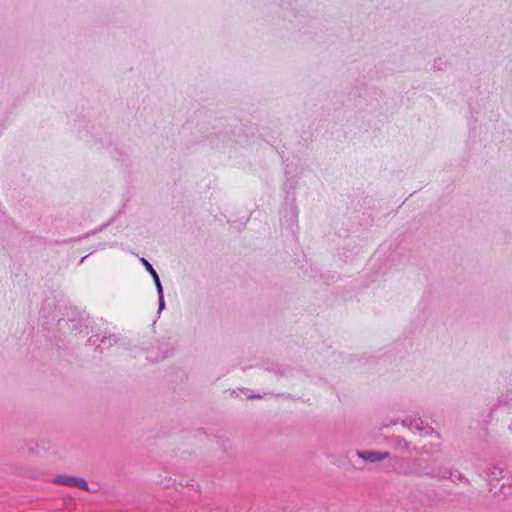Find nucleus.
Listing matches in <instances>:
<instances>
[{"mask_svg": "<svg viewBox=\"0 0 512 512\" xmlns=\"http://www.w3.org/2000/svg\"><path fill=\"white\" fill-rule=\"evenodd\" d=\"M386 470L398 475H414L419 478L427 477L440 481L452 476L451 469L448 467L436 466L419 458H405L401 456H390Z\"/></svg>", "mask_w": 512, "mask_h": 512, "instance_id": "obj_1", "label": "nucleus"}, {"mask_svg": "<svg viewBox=\"0 0 512 512\" xmlns=\"http://www.w3.org/2000/svg\"><path fill=\"white\" fill-rule=\"evenodd\" d=\"M504 470H502L499 467H493L490 469L489 476H490V489L495 490V493H503L504 495H507L510 491V485L509 482H503L500 487H498L500 480L504 479Z\"/></svg>", "mask_w": 512, "mask_h": 512, "instance_id": "obj_2", "label": "nucleus"}, {"mask_svg": "<svg viewBox=\"0 0 512 512\" xmlns=\"http://www.w3.org/2000/svg\"><path fill=\"white\" fill-rule=\"evenodd\" d=\"M402 425L413 432H418L420 435H428L433 432L432 427L417 416H409L405 418L402 421Z\"/></svg>", "mask_w": 512, "mask_h": 512, "instance_id": "obj_3", "label": "nucleus"}, {"mask_svg": "<svg viewBox=\"0 0 512 512\" xmlns=\"http://www.w3.org/2000/svg\"><path fill=\"white\" fill-rule=\"evenodd\" d=\"M89 345L96 346V350L102 353L105 349H108L118 342V338L115 335H103L100 337L99 335H93L88 339Z\"/></svg>", "mask_w": 512, "mask_h": 512, "instance_id": "obj_4", "label": "nucleus"}, {"mask_svg": "<svg viewBox=\"0 0 512 512\" xmlns=\"http://www.w3.org/2000/svg\"><path fill=\"white\" fill-rule=\"evenodd\" d=\"M54 483L69 487H77L82 490H88V484L85 479L72 475H57L54 478Z\"/></svg>", "mask_w": 512, "mask_h": 512, "instance_id": "obj_5", "label": "nucleus"}, {"mask_svg": "<svg viewBox=\"0 0 512 512\" xmlns=\"http://www.w3.org/2000/svg\"><path fill=\"white\" fill-rule=\"evenodd\" d=\"M356 455L365 462H380L390 458V453L387 451H370V450H357Z\"/></svg>", "mask_w": 512, "mask_h": 512, "instance_id": "obj_6", "label": "nucleus"}, {"mask_svg": "<svg viewBox=\"0 0 512 512\" xmlns=\"http://www.w3.org/2000/svg\"><path fill=\"white\" fill-rule=\"evenodd\" d=\"M391 446L401 451H408L410 449V443L402 436H392L389 438Z\"/></svg>", "mask_w": 512, "mask_h": 512, "instance_id": "obj_7", "label": "nucleus"}, {"mask_svg": "<svg viewBox=\"0 0 512 512\" xmlns=\"http://www.w3.org/2000/svg\"><path fill=\"white\" fill-rule=\"evenodd\" d=\"M140 261L148 271L149 276H152L156 289H158L159 285H162L158 273L146 258L142 257Z\"/></svg>", "mask_w": 512, "mask_h": 512, "instance_id": "obj_8", "label": "nucleus"}, {"mask_svg": "<svg viewBox=\"0 0 512 512\" xmlns=\"http://www.w3.org/2000/svg\"><path fill=\"white\" fill-rule=\"evenodd\" d=\"M158 294V305H159V312H161L165 307V301H164V291L162 285H159V288L156 289Z\"/></svg>", "mask_w": 512, "mask_h": 512, "instance_id": "obj_9", "label": "nucleus"}, {"mask_svg": "<svg viewBox=\"0 0 512 512\" xmlns=\"http://www.w3.org/2000/svg\"><path fill=\"white\" fill-rule=\"evenodd\" d=\"M452 472V476L451 478H449L452 482H456V480L458 481H461V482H464L465 484H470V481L468 478H466L463 474L461 473H456L454 474V472L451 470Z\"/></svg>", "mask_w": 512, "mask_h": 512, "instance_id": "obj_10", "label": "nucleus"}, {"mask_svg": "<svg viewBox=\"0 0 512 512\" xmlns=\"http://www.w3.org/2000/svg\"><path fill=\"white\" fill-rule=\"evenodd\" d=\"M442 64H443V63L440 61V59L435 60V68H437V69H441V65H442Z\"/></svg>", "mask_w": 512, "mask_h": 512, "instance_id": "obj_11", "label": "nucleus"}, {"mask_svg": "<svg viewBox=\"0 0 512 512\" xmlns=\"http://www.w3.org/2000/svg\"><path fill=\"white\" fill-rule=\"evenodd\" d=\"M260 397H261L260 395H251V396H249V398H251V399L260 398Z\"/></svg>", "mask_w": 512, "mask_h": 512, "instance_id": "obj_12", "label": "nucleus"}, {"mask_svg": "<svg viewBox=\"0 0 512 512\" xmlns=\"http://www.w3.org/2000/svg\"><path fill=\"white\" fill-rule=\"evenodd\" d=\"M105 246H106V244H99L98 249H104V248H105Z\"/></svg>", "mask_w": 512, "mask_h": 512, "instance_id": "obj_13", "label": "nucleus"}, {"mask_svg": "<svg viewBox=\"0 0 512 512\" xmlns=\"http://www.w3.org/2000/svg\"><path fill=\"white\" fill-rule=\"evenodd\" d=\"M87 257H88V255H86V256H84V257H82V258H81V260H80V263H83V262H84V260H85Z\"/></svg>", "mask_w": 512, "mask_h": 512, "instance_id": "obj_14", "label": "nucleus"}]
</instances>
